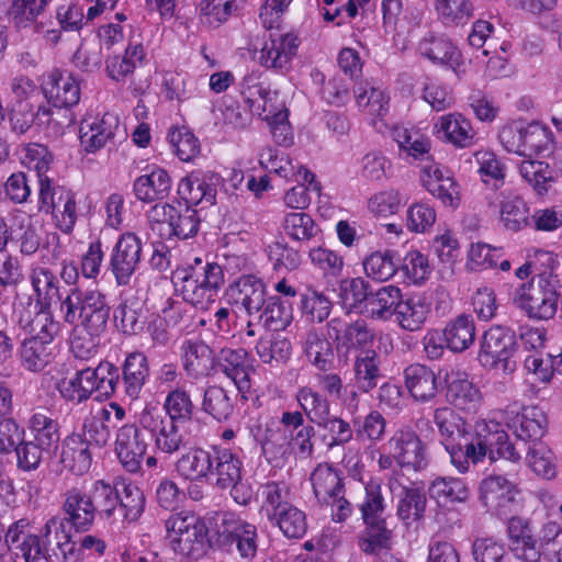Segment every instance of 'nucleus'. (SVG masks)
<instances>
[{
	"label": "nucleus",
	"mask_w": 562,
	"mask_h": 562,
	"mask_svg": "<svg viewBox=\"0 0 562 562\" xmlns=\"http://www.w3.org/2000/svg\"><path fill=\"white\" fill-rule=\"evenodd\" d=\"M561 289V279L543 274L537 284L527 282L520 285L515 293L514 303L530 318L550 319L558 311Z\"/></svg>",
	"instance_id": "7"
},
{
	"label": "nucleus",
	"mask_w": 562,
	"mask_h": 562,
	"mask_svg": "<svg viewBox=\"0 0 562 562\" xmlns=\"http://www.w3.org/2000/svg\"><path fill=\"white\" fill-rule=\"evenodd\" d=\"M140 424L149 432L157 451L172 456L184 446V435L180 431L178 423L153 407H145L140 412Z\"/></svg>",
	"instance_id": "15"
},
{
	"label": "nucleus",
	"mask_w": 562,
	"mask_h": 562,
	"mask_svg": "<svg viewBox=\"0 0 562 562\" xmlns=\"http://www.w3.org/2000/svg\"><path fill=\"white\" fill-rule=\"evenodd\" d=\"M280 424L286 427L291 434V454L295 453L301 458L310 457L313 452L312 436L314 429L305 424L303 413L300 411H284L281 414Z\"/></svg>",
	"instance_id": "38"
},
{
	"label": "nucleus",
	"mask_w": 562,
	"mask_h": 562,
	"mask_svg": "<svg viewBox=\"0 0 562 562\" xmlns=\"http://www.w3.org/2000/svg\"><path fill=\"white\" fill-rule=\"evenodd\" d=\"M516 348L515 333L508 327L495 325L483 334L477 359L485 368H502L503 371H510L513 369L510 358Z\"/></svg>",
	"instance_id": "14"
},
{
	"label": "nucleus",
	"mask_w": 562,
	"mask_h": 562,
	"mask_svg": "<svg viewBox=\"0 0 562 562\" xmlns=\"http://www.w3.org/2000/svg\"><path fill=\"white\" fill-rule=\"evenodd\" d=\"M180 350L182 368L190 379L200 380L210 374L214 358L212 349L204 341L187 339Z\"/></svg>",
	"instance_id": "34"
},
{
	"label": "nucleus",
	"mask_w": 562,
	"mask_h": 562,
	"mask_svg": "<svg viewBox=\"0 0 562 562\" xmlns=\"http://www.w3.org/2000/svg\"><path fill=\"white\" fill-rule=\"evenodd\" d=\"M481 492L485 503L494 506L499 515H507L513 510L516 488L505 476L490 475L484 479Z\"/></svg>",
	"instance_id": "42"
},
{
	"label": "nucleus",
	"mask_w": 562,
	"mask_h": 562,
	"mask_svg": "<svg viewBox=\"0 0 562 562\" xmlns=\"http://www.w3.org/2000/svg\"><path fill=\"white\" fill-rule=\"evenodd\" d=\"M295 398L307 418L316 425L330 415L328 400L312 387H300Z\"/></svg>",
	"instance_id": "62"
},
{
	"label": "nucleus",
	"mask_w": 562,
	"mask_h": 562,
	"mask_svg": "<svg viewBox=\"0 0 562 562\" xmlns=\"http://www.w3.org/2000/svg\"><path fill=\"white\" fill-rule=\"evenodd\" d=\"M221 177L213 171L194 170L178 183V193L187 204L213 205Z\"/></svg>",
	"instance_id": "26"
},
{
	"label": "nucleus",
	"mask_w": 562,
	"mask_h": 562,
	"mask_svg": "<svg viewBox=\"0 0 562 562\" xmlns=\"http://www.w3.org/2000/svg\"><path fill=\"white\" fill-rule=\"evenodd\" d=\"M506 424L515 436L526 442H540L548 427L546 413L539 406H524L520 411L508 407L505 412Z\"/></svg>",
	"instance_id": "21"
},
{
	"label": "nucleus",
	"mask_w": 562,
	"mask_h": 562,
	"mask_svg": "<svg viewBox=\"0 0 562 562\" xmlns=\"http://www.w3.org/2000/svg\"><path fill=\"white\" fill-rule=\"evenodd\" d=\"M299 46V36L293 32L271 36L261 47L258 61L266 68L288 71Z\"/></svg>",
	"instance_id": "25"
},
{
	"label": "nucleus",
	"mask_w": 562,
	"mask_h": 562,
	"mask_svg": "<svg viewBox=\"0 0 562 562\" xmlns=\"http://www.w3.org/2000/svg\"><path fill=\"white\" fill-rule=\"evenodd\" d=\"M235 9V0H200L198 19L203 26L217 29L228 21Z\"/></svg>",
	"instance_id": "59"
},
{
	"label": "nucleus",
	"mask_w": 562,
	"mask_h": 562,
	"mask_svg": "<svg viewBox=\"0 0 562 562\" xmlns=\"http://www.w3.org/2000/svg\"><path fill=\"white\" fill-rule=\"evenodd\" d=\"M228 302L244 311L248 317L255 318L268 302L265 283L255 276L240 277L227 290Z\"/></svg>",
	"instance_id": "23"
},
{
	"label": "nucleus",
	"mask_w": 562,
	"mask_h": 562,
	"mask_svg": "<svg viewBox=\"0 0 562 562\" xmlns=\"http://www.w3.org/2000/svg\"><path fill=\"white\" fill-rule=\"evenodd\" d=\"M44 95L49 104L58 109L77 105L81 97L80 80L71 72L53 70L43 85Z\"/></svg>",
	"instance_id": "27"
},
{
	"label": "nucleus",
	"mask_w": 562,
	"mask_h": 562,
	"mask_svg": "<svg viewBox=\"0 0 562 562\" xmlns=\"http://www.w3.org/2000/svg\"><path fill=\"white\" fill-rule=\"evenodd\" d=\"M59 312L67 325L106 331L111 307L101 290L75 286L60 300Z\"/></svg>",
	"instance_id": "4"
},
{
	"label": "nucleus",
	"mask_w": 562,
	"mask_h": 562,
	"mask_svg": "<svg viewBox=\"0 0 562 562\" xmlns=\"http://www.w3.org/2000/svg\"><path fill=\"white\" fill-rule=\"evenodd\" d=\"M172 188V181L164 168L151 166L146 172L134 180L133 192L135 198L145 203L166 199Z\"/></svg>",
	"instance_id": "32"
},
{
	"label": "nucleus",
	"mask_w": 562,
	"mask_h": 562,
	"mask_svg": "<svg viewBox=\"0 0 562 562\" xmlns=\"http://www.w3.org/2000/svg\"><path fill=\"white\" fill-rule=\"evenodd\" d=\"M142 258V239L134 233H123L116 240L110 255L111 271L119 285L130 283L138 269Z\"/></svg>",
	"instance_id": "19"
},
{
	"label": "nucleus",
	"mask_w": 562,
	"mask_h": 562,
	"mask_svg": "<svg viewBox=\"0 0 562 562\" xmlns=\"http://www.w3.org/2000/svg\"><path fill=\"white\" fill-rule=\"evenodd\" d=\"M353 374L357 387L368 393L378 385L380 374L379 356L373 349L360 351L355 359Z\"/></svg>",
	"instance_id": "53"
},
{
	"label": "nucleus",
	"mask_w": 562,
	"mask_h": 562,
	"mask_svg": "<svg viewBox=\"0 0 562 562\" xmlns=\"http://www.w3.org/2000/svg\"><path fill=\"white\" fill-rule=\"evenodd\" d=\"M415 50L420 58L451 70L458 78L465 74V60L461 50L445 34L427 31L416 43Z\"/></svg>",
	"instance_id": "10"
},
{
	"label": "nucleus",
	"mask_w": 562,
	"mask_h": 562,
	"mask_svg": "<svg viewBox=\"0 0 562 562\" xmlns=\"http://www.w3.org/2000/svg\"><path fill=\"white\" fill-rule=\"evenodd\" d=\"M402 291L398 286L387 284L371 292L366 312L375 321H389L396 312Z\"/></svg>",
	"instance_id": "50"
},
{
	"label": "nucleus",
	"mask_w": 562,
	"mask_h": 562,
	"mask_svg": "<svg viewBox=\"0 0 562 562\" xmlns=\"http://www.w3.org/2000/svg\"><path fill=\"white\" fill-rule=\"evenodd\" d=\"M447 348L454 352L469 349L475 340V324L471 315L462 313L446 324L443 329Z\"/></svg>",
	"instance_id": "47"
},
{
	"label": "nucleus",
	"mask_w": 562,
	"mask_h": 562,
	"mask_svg": "<svg viewBox=\"0 0 562 562\" xmlns=\"http://www.w3.org/2000/svg\"><path fill=\"white\" fill-rule=\"evenodd\" d=\"M149 376L147 357L139 351L130 353L123 364L122 389L131 401L139 397L146 380Z\"/></svg>",
	"instance_id": "40"
},
{
	"label": "nucleus",
	"mask_w": 562,
	"mask_h": 562,
	"mask_svg": "<svg viewBox=\"0 0 562 562\" xmlns=\"http://www.w3.org/2000/svg\"><path fill=\"white\" fill-rule=\"evenodd\" d=\"M145 57V48L140 43H130L124 55H115L106 59V74L112 80L124 81L137 67L144 64Z\"/></svg>",
	"instance_id": "45"
},
{
	"label": "nucleus",
	"mask_w": 562,
	"mask_h": 562,
	"mask_svg": "<svg viewBox=\"0 0 562 562\" xmlns=\"http://www.w3.org/2000/svg\"><path fill=\"white\" fill-rule=\"evenodd\" d=\"M223 262L203 261L195 258L193 265L177 269L172 280L183 301L196 308L207 310L215 303L217 292L224 283V271L236 274L247 266L240 255H223Z\"/></svg>",
	"instance_id": "1"
},
{
	"label": "nucleus",
	"mask_w": 562,
	"mask_h": 562,
	"mask_svg": "<svg viewBox=\"0 0 562 562\" xmlns=\"http://www.w3.org/2000/svg\"><path fill=\"white\" fill-rule=\"evenodd\" d=\"M90 395L97 398H110L120 385V371L109 361H101L95 368L80 369Z\"/></svg>",
	"instance_id": "35"
},
{
	"label": "nucleus",
	"mask_w": 562,
	"mask_h": 562,
	"mask_svg": "<svg viewBox=\"0 0 562 562\" xmlns=\"http://www.w3.org/2000/svg\"><path fill=\"white\" fill-rule=\"evenodd\" d=\"M167 540L172 550L189 555L201 546L205 536V525L192 512L181 510L171 514L165 521Z\"/></svg>",
	"instance_id": "13"
},
{
	"label": "nucleus",
	"mask_w": 562,
	"mask_h": 562,
	"mask_svg": "<svg viewBox=\"0 0 562 562\" xmlns=\"http://www.w3.org/2000/svg\"><path fill=\"white\" fill-rule=\"evenodd\" d=\"M313 494L321 505L331 508V517L341 522L349 518L353 507L345 496L344 476L330 463L317 464L310 475Z\"/></svg>",
	"instance_id": "6"
},
{
	"label": "nucleus",
	"mask_w": 562,
	"mask_h": 562,
	"mask_svg": "<svg viewBox=\"0 0 562 562\" xmlns=\"http://www.w3.org/2000/svg\"><path fill=\"white\" fill-rule=\"evenodd\" d=\"M255 319L268 330H284L293 319V310L290 303L281 301L278 296H270Z\"/></svg>",
	"instance_id": "56"
},
{
	"label": "nucleus",
	"mask_w": 562,
	"mask_h": 562,
	"mask_svg": "<svg viewBox=\"0 0 562 562\" xmlns=\"http://www.w3.org/2000/svg\"><path fill=\"white\" fill-rule=\"evenodd\" d=\"M422 181L427 191L445 206L457 209L460 204L459 184L439 164L428 161L422 167Z\"/></svg>",
	"instance_id": "28"
},
{
	"label": "nucleus",
	"mask_w": 562,
	"mask_h": 562,
	"mask_svg": "<svg viewBox=\"0 0 562 562\" xmlns=\"http://www.w3.org/2000/svg\"><path fill=\"white\" fill-rule=\"evenodd\" d=\"M261 510L268 520L291 505L290 488L285 482H268L260 487Z\"/></svg>",
	"instance_id": "60"
},
{
	"label": "nucleus",
	"mask_w": 562,
	"mask_h": 562,
	"mask_svg": "<svg viewBox=\"0 0 562 562\" xmlns=\"http://www.w3.org/2000/svg\"><path fill=\"white\" fill-rule=\"evenodd\" d=\"M30 283L33 295L18 303H30L35 307H52L55 299H63L59 295L60 283L57 276L47 267L32 266L30 269Z\"/></svg>",
	"instance_id": "31"
},
{
	"label": "nucleus",
	"mask_w": 562,
	"mask_h": 562,
	"mask_svg": "<svg viewBox=\"0 0 562 562\" xmlns=\"http://www.w3.org/2000/svg\"><path fill=\"white\" fill-rule=\"evenodd\" d=\"M327 335L337 345V350L349 351L367 350L371 347L374 338V328L364 319L358 318L355 322H347L340 317L331 318L327 325Z\"/></svg>",
	"instance_id": "18"
},
{
	"label": "nucleus",
	"mask_w": 562,
	"mask_h": 562,
	"mask_svg": "<svg viewBox=\"0 0 562 562\" xmlns=\"http://www.w3.org/2000/svg\"><path fill=\"white\" fill-rule=\"evenodd\" d=\"M212 456L214 460L212 477H215L214 484L217 488L227 490L241 479L243 460L236 451L214 446Z\"/></svg>",
	"instance_id": "37"
},
{
	"label": "nucleus",
	"mask_w": 562,
	"mask_h": 562,
	"mask_svg": "<svg viewBox=\"0 0 562 562\" xmlns=\"http://www.w3.org/2000/svg\"><path fill=\"white\" fill-rule=\"evenodd\" d=\"M521 178L539 194L548 192L553 181V171L548 162L533 159H525L518 166Z\"/></svg>",
	"instance_id": "63"
},
{
	"label": "nucleus",
	"mask_w": 562,
	"mask_h": 562,
	"mask_svg": "<svg viewBox=\"0 0 562 562\" xmlns=\"http://www.w3.org/2000/svg\"><path fill=\"white\" fill-rule=\"evenodd\" d=\"M259 162L262 168L281 178H295L296 181L307 182L310 186H312L314 181V175L308 169L303 166H297V170H295L292 160L276 148H263L259 156Z\"/></svg>",
	"instance_id": "41"
},
{
	"label": "nucleus",
	"mask_w": 562,
	"mask_h": 562,
	"mask_svg": "<svg viewBox=\"0 0 562 562\" xmlns=\"http://www.w3.org/2000/svg\"><path fill=\"white\" fill-rule=\"evenodd\" d=\"M432 420L438 429L439 442L450 457V463L459 473H467L463 448L469 427L465 419L445 406L435 409Z\"/></svg>",
	"instance_id": "9"
},
{
	"label": "nucleus",
	"mask_w": 562,
	"mask_h": 562,
	"mask_svg": "<svg viewBox=\"0 0 562 562\" xmlns=\"http://www.w3.org/2000/svg\"><path fill=\"white\" fill-rule=\"evenodd\" d=\"M291 434L284 426H267L255 434L256 441L261 446L262 453L269 463L281 465L291 456Z\"/></svg>",
	"instance_id": "36"
},
{
	"label": "nucleus",
	"mask_w": 562,
	"mask_h": 562,
	"mask_svg": "<svg viewBox=\"0 0 562 562\" xmlns=\"http://www.w3.org/2000/svg\"><path fill=\"white\" fill-rule=\"evenodd\" d=\"M269 521L277 526L286 538L300 539L307 529L305 513L291 504Z\"/></svg>",
	"instance_id": "64"
},
{
	"label": "nucleus",
	"mask_w": 562,
	"mask_h": 562,
	"mask_svg": "<svg viewBox=\"0 0 562 562\" xmlns=\"http://www.w3.org/2000/svg\"><path fill=\"white\" fill-rule=\"evenodd\" d=\"M366 529L359 538V548L366 554H379L391 549V531L385 520L364 522Z\"/></svg>",
	"instance_id": "61"
},
{
	"label": "nucleus",
	"mask_w": 562,
	"mask_h": 562,
	"mask_svg": "<svg viewBox=\"0 0 562 562\" xmlns=\"http://www.w3.org/2000/svg\"><path fill=\"white\" fill-rule=\"evenodd\" d=\"M438 20L448 27L468 22L474 12L472 0H435Z\"/></svg>",
	"instance_id": "58"
},
{
	"label": "nucleus",
	"mask_w": 562,
	"mask_h": 562,
	"mask_svg": "<svg viewBox=\"0 0 562 562\" xmlns=\"http://www.w3.org/2000/svg\"><path fill=\"white\" fill-rule=\"evenodd\" d=\"M66 518L60 515L48 517L37 533L29 537L27 550L29 557L35 558V562H50L52 546L60 544L68 536L71 535Z\"/></svg>",
	"instance_id": "24"
},
{
	"label": "nucleus",
	"mask_w": 562,
	"mask_h": 562,
	"mask_svg": "<svg viewBox=\"0 0 562 562\" xmlns=\"http://www.w3.org/2000/svg\"><path fill=\"white\" fill-rule=\"evenodd\" d=\"M355 97L359 110L364 115L369 116L372 123H374L376 119L383 117L389 112L390 98L385 91L379 87L361 83L355 90Z\"/></svg>",
	"instance_id": "52"
},
{
	"label": "nucleus",
	"mask_w": 562,
	"mask_h": 562,
	"mask_svg": "<svg viewBox=\"0 0 562 562\" xmlns=\"http://www.w3.org/2000/svg\"><path fill=\"white\" fill-rule=\"evenodd\" d=\"M115 502L111 510V519H115L119 510L126 522L138 520L145 509V495L143 491L133 483L124 484L121 493L113 486Z\"/></svg>",
	"instance_id": "48"
},
{
	"label": "nucleus",
	"mask_w": 562,
	"mask_h": 562,
	"mask_svg": "<svg viewBox=\"0 0 562 562\" xmlns=\"http://www.w3.org/2000/svg\"><path fill=\"white\" fill-rule=\"evenodd\" d=\"M434 134L443 143L460 149L469 148L476 142V132L471 121L461 113L439 116L434 124Z\"/></svg>",
	"instance_id": "29"
},
{
	"label": "nucleus",
	"mask_w": 562,
	"mask_h": 562,
	"mask_svg": "<svg viewBox=\"0 0 562 562\" xmlns=\"http://www.w3.org/2000/svg\"><path fill=\"white\" fill-rule=\"evenodd\" d=\"M220 368L245 396L251 389L250 374L254 373V359L243 348H225L220 353Z\"/></svg>",
	"instance_id": "30"
},
{
	"label": "nucleus",
	"mask_w": 562,
	"mask_h": 562,
	"mask_svg": "<svg viewBox=\"0 0 562 562\" xmlns=\"http://www.w3.org/2000/svg\"><path fill=\"white\" fill-rule=\"evenodd\" d=\"M404 379L407 390L416 401L427 402L437 393L436 375L424 364L408 366L404 370Z\"/></svg>",
	"instance_id": "46"
},
{
	"label": "nucleus",
	"mask_w": 562,
	"mask_h": 562,
	"mask_svg": "<svg viewBox=\"0 0 562 562\" xmlns=\"http://www.w3.org/2000/svg\"><path fill=\"white\" fill-rule=\"evenodd\" d=\"M36 207L50 215L54 227L66 235L72 234L78 221L76 194L53 181L44 180L37 189Z\"/></svg>",
	"instance_id": "8"
},
{
	"label": "nucleus",
	"mask_w": 562,
	"mask_h": 562,
	"mask_svg": "<svg viewBox=\"0 0 562 562\" xmlns=\"http://www.w3.org/2000/svg\"><path fill=\"white\" fill-rule=\"evenodd\" d=\"M464 441L463 457L467 472L470 464H479L488 458L491 461L503 458L512 462L520 460V453L509 441L507 432L502 425L493 419H479L469 428Z\"/></svg>",
	"instance_id": "3"
},
{
	"label": "nucleus",
	"mask_w": 562,
	"mask_h": 562,
	"mask_svg": "<svg viewBox=\"0 0 562 562\" xmlns=\"http://www.w3.org/2000/svg\"><path fill=\"white\" fill-rule=\"evenodd\" d=\"M385 448L402 469L419 471L427 467L426 446L409 426H402L395 430Z\"/></svg>",
	"instance_id": "16"
},
{
	"label": "nucleus",
	"mask_w": 562,
	"mask_h": 562,
	"mask_svg": "<svg viewBox=\"0 0 562 562\" xmlns=\"http://www.w3.org/2000/svg\"><path fill=\"white\" fill-rule=\"evenodd\" d=\"M429 314V306L422 296H412L406 300L400 299L394 314L401 328L415 331L422 328Z\"/></svg>",
	"instance_id": "57"
},
{
	"label": "nucleus",
	"mask_w": 562,
	"mask_h": 562,
	"mask_svg": "<svg viewBox=\"0 0 562 562\" xmlns=\"http://www.w3.org/2000/svg\"><path fill=\"white\" fill-rule=\"evenodd\" d=\"M13 319L29 334L26 339L52 345L61 331V324L55 318L52 307H35L30 303H15Z\"/></svg>",
	"instance_id": "12"
},
{
	"label": "nucleus",
	"mask_w": 562,
	"mask_h": 562,
	"mask_svg": "<svg viewBox=\"0 0 562 562\" xmlns=\"http://www.w3.org/2000/svg\"><path fill=\"white\" fill-rule=\"evenodd\" d=\"M428 493L440 506L465 503L470 497L467 482L454 476H437L429 484Z\"/></svg>",
	"instance_id": "43"
},
{
	"label": "nucleus",
	"mask_w": 562,
	"mask_h": 562,
	"mask_svg": "<svg viewBox=\"0 0 562 562\" xmlns=\"http://www.w3.org/2000/svg\"><path fill=\"white\" fill-rule=\"evenodd\" d=\"M447 398L456 407L472 411L481 402L480 390L469 380L465 372L451 371L446 375Z\"/></svg>",
	"instance_id": "39"
},
{
	"label": "nucleus",
	"mask_w": 562,
	"mask_h": 562,
	"mask_svg": "<svg viewBox=\"0 0 562 562\" xmlns=\"http://www.w3.org/2000/svg\"><path fill=\"white\" fill-rule=\"evenodd\" d=\"M213 451L203 448H190L175 463L176 473L188 482H207L212 477Z\"/></svg>",
	"instance_id": "33"
},
{
	"label": "nucleus",
	"mask_w": 562,
	"mask_h": 562,
	"mask_svg": "<svg viewBox=\"0 0 562 562\" xmlns=\"http://www.w3.org/2000/svg\"><path fill=\"white\" fill-rule=\"evenodd\" d=\"M61 498L63 518L76 531L82 532L93 526L97 515L111 519L115 502L113 485L104 480L76 483L65 490Z\"/></svg>",
	"instance_id": "2"
},
{
	"label": "nucleus",
	"mask_w": 562,
	"mask_h": 562,
	"mask_svg": "<svg viewBox=\"0 0 562 562\" xmlns=\"http://www.w3.org/2000/svg\"><path fill=\"white\" fill-rule=\"evenodd\" d=\"M19 355L21 367L32 373L44 371L55 358L52 345L26 338L20 346Z\"/></svg>",
	"instance_id": "51"
},
{
	"label": "nucleus",
	"mask_w": 562,
	"mask_h": 562,
	"mask_svg": "<svg viewBox=\"0 0 562 562\" xmlns=\"http://www.w3.org/2000/svg\"><path fill=\"white\" fill-rule=\"evenodd\" d=\"M303 349L313 366L328 371L334 364V349L328 338L316 329L307 331L303 340Z\"/></svg>",
	"instance_id": "55"
},
{
	"label": "nucleus",
	"mask_w": 562,
	"mask_h": 562,
	"mask_svg": "<svg viewBox=\"0 0 562 562\" xmlns=\"http://www.w3.org/2000/svg\"><path fill=\"white\" fill-rule=\"evenodd\" d=\"M240 93L251 113L258 116L268 110V103L277 97V92L265 86L255 74L243 78Z\"/></svg>",
	"instance_id": "54"
},
{
	"label": "nucleus",
	"mask_w": 562,
	"mask_h": 562,
	"mask_svg": "<svg viewBox=\"0 0 562 562\" xmlns=\"http://www.w3.org/2000/svg\"><path fill=\"white\" fill-rule=\"evenodd\" d=\"M27 429L33 437V442L50 452L58 447L60 440L57 420L44 412H33L27 420Z\"/></svg>",
	"instance_id": "49"
},
{
	"label": "nucleus",
	"mask_w": 562,
	"mask_h": 562,
	"mask_svg": "<svg viewBox=\"0 0 562 562\" xmlns=\"http://www.w3.org/2000/svg\"><path fill=\"white\" fill-rule=\"evenodd\" d=\"M119 135L124 136L125 132L121 128L120 119L115 113L88 116L80 122L79 140L86 153H97Z\"/></svg>",
	"instance_id": "17"
},
{
	"label": "nucleus",
	"mask_w": 562,
	"mask_h": 562,
	"mask_svg": "<svg viewBox=\"0 0 562 562\" xmlns=\"http://www.w3.org/2000/svg\"><path fill=\"white\" fill-rule=\"evenodd\" d=\"M61 462L66 469L77 475L89 471L92 457L87 440L79 434L68 436L63 446Z\"/></svg>",
	"instance_id": "44"
},
{
	"label": "nucleus",
	"mask_w": 562,
	"mask_h": 562,
	"mask_svg": "<svg viewBox=\"0 0 562 562\" xmlns=\"http://www.w3.org/2000/svg\"><path fill=\"white\" fill-rule=\"evenodd\" d=\"M498 139L506 151L524 157L549 156L554 149L552 131L539 122L507 123L499 130Z\"/></svg>",
	"instance_id": "5"
},
{
	"label": "nucleus",
	"mask_w": 562,
	"mask_h": 562,
	"mask_svg": "<svg viewBox=\"0 0 562 562\" xmlns=\"http://www.w3.org/2000/svg\"><path fill=\"white\" fill-rule=\"evenodd\" d=\"M220 535L226 542L234 543L239 557L252 560L258 551V532L255 525L234 513L223 514Z\"/></svg>",
	"instance_id": "22"
},
{
	"label": "nucleus",
	"mask_w": 562,
	"mask_h": 562,
	"mask_svg": "<svg viewBox=\"0 0 562 562\" xmlns=\"http://www.w3.org/2000/svg\"><path fill=\"white\" fill-rule=\"evenodd\" d=\"M146 429L140 424V413L135 423L117 427L114 438V452L123 469L138 473L149 448Z\"/></svg>",
	"instance_id": "11"
},
{
	"label": "nucleus",
	"mask_w": 562,
	"mask_h": 562,
	"mask_svg": "<svg viewBox=\"0 0 562 562\" xmlns=\"http://www.w3.org/2000/svg\"><path fill=\"white\" fill-rule=\"evenodd\" d=\"M508 548L521 562H539L544 555L543 543L536 537L530 521L521 517H512L507 524Z\"/></svg>",
	"instance_id": "20"
}]
</instances>
